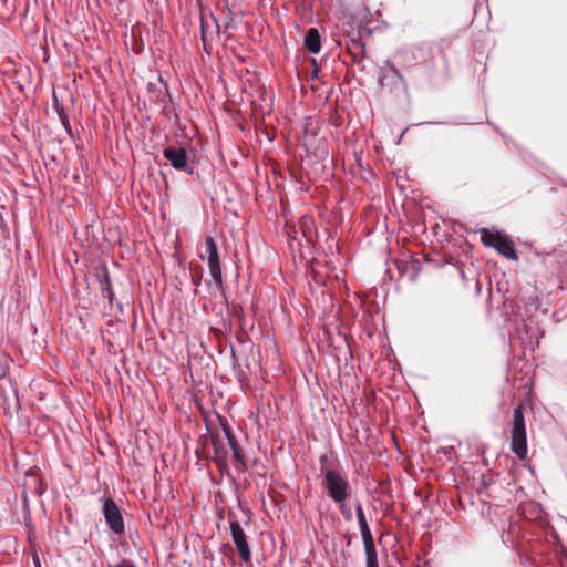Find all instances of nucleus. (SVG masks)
I'll list each match as a JSON object with an SVG mask.
<instances>
[{"label":"nucleus","instance_id":"nucleus-16","mask_svg":"<svg viewBox=\"0 0 567 567\" xmlns=\"http://www.w3.org/2000/svg\"><path fill=\"white\" fill-rule=\"evenodd\" d=\"M58 116L68 135L72 136V126L69 116L63 109H58Z\"/></svg>","mask_w":567,"mask_h":567},{"label":"nucleus","instance_id":"nucleus-6","mask_svg":"<svg viewBox=\"0 0 567 567\" xmlns=\"http://www.w3.org/2000/svg\"><path fill=\"white\" fill-rule=\"evenodd\" d=\"M163 156L174 169L187 175L194 174V166L189 164L187 151L184 147L167 146L163 150Z\"/></svg>","mask_w":567,"mask_h":567},{"label":"nucleus","instance_id":"nucleus-1","mask_svg":"<svg viewBox=\"0 0 567 567\" xmlns=\"http://www.w3.org/2000/svg\"><path fill=\"white\" fill-rule=\"evenodd\" d=\"M322 486L334 503L346 502L351 495V485L342 468H322Z\"/></svg>","mask_w":567,"mask_h":567},{"label":"nucleus","instance_id":"nucleus-19","mask_svg":"<svg viewBox=\"0 0 567 567\" xmlns=\"http://www.w3.org/2000/svg\"><path fill=\"white\" fill-rule=\"evenodd\" d=\"M115 567H136V566L133 561L124 559L120 564H117Z\"/></svg>","mask_w":567,"mask_h":567},{"label":"nucleus","instance_id":"nucleus-10","mask_svg":"<svg viewBox=\"0 0 567 567\" xmlns=\"http://www.w3.org/2000/svg\"><path fill=\"white\" fill-rule=\"evenodd\" d=\"M212 445L214 450V462L218 468L224 470L228 464V447L218 434H212Z\"/></svg>","mask_w":567,"mask_h":567},{"label":"nucleus","instance_id":"nucleus-14","mask_svg":"<svg viewBox=\"0 0 567 567\" xmlns=\"http://www.w3.org/2000/svg\"><path fill=\"white\" fill-rule=\"evenodd\" d=\"M355 514H357L361 536L371 535L372 534L371 529L367 522L363 507L360 503L355 504Z\"/></svg>","mask_w":567,"mask_h":567},{"label":"nucleus","instance_id":"nucleus-17","mask_svg":"<svg viewBox=\"0 0 567 567\" xmlns=\"http://www.w3.org/2000/svg\"><path fill=\"white\" fill-rule=\"evenodd\" d=\"M337 504L339 505V511H340L341 515L343 516V518L347 522L352 520L351 508L346 504V502H341V503H337Z\"/></svg>","mask_w":567,"mask_h":567},{"label":"nucleus","instance_id":"nucleus-23","mask_svg":"<svg viewBox=\"0 0 567 567\" xmlns=\"http://www.w3.org/2000/svg\"><path fill=\"white\" fill-rule=\"evenodd\" d=\"M193 284H194L195 286H197V285H198V279L193 278Z\"/></svg>","mask_w":567,"mask_h":567},{"label":"nucleus","instance_id":"nucleus-22","mask_svg":"<svg viewBox=\"0 0 567 567\" xmlns=\"http://www.w3.org/2000/svg\"><path fill=\"white\" fill-rule=\"evenodd\" d=\"M202 40L205 42V35H204V23L202 22Z\"/></svg>","mask_w":567,"mask_h":567},{"label":"nucleus","instance_id":"nucleus-7","mask_svg":"<svg viewBox=\"0 0 567 567\" xmlns=\"http://www.w3.org/2000/svg\"><path fill=\"white\" fill-rule=\"evenodd\" d=\"M229 528L233 542L236 546V549L239 554L240 559L243 563L248 564L251 561V551L249 544L247 542L246 533L244 532L240 523L238 520H230L229 522Z\"/></svg>","mask_w":567,"mask_h":567},{"label":"nucleus","instance_id":"nucleus-5","mask_svg":"<svg viewBox=\"0 0 567 567\" xmlns=\"http://www.w3.org/2000/svg\"><path fill=\"white\" fill-rule=\"evenodd\" d=\"M102 514L105 519V524L112 533L117 536H122L125 533V524L120 511L113 498L109 497L103 499Z\"/></svg>","mask_w":567,"mask_h":567},{"label":"nucleus","instance_id":"nucleus-20","mask_svg":"<svg viewBox=\"0 0 567 567\" xmlns=\"http://www.w3.org/2000/svg\"><path fill=\"white\" fill-rule=\"evenodd\" d=\"M351 41H352L353 45L359 47L361 50L364 49V43L361 42L360 39L352 38Z\"/></svg>","mask_w":567,"mask_h":567},{"label":"nucleus","instance_id":"nucleus-18","mask_svg":"<svg viewBox=\"0 0 567 567\" xmlns=\"http://www.w3.org/2000/svg\"><path fill=\"white\" fill-rule=\"evenodd\" d=\"M319 462H320V468H319L320 473H321L322 468H339L338 466H332V465L328 464V455L327 454L321 455L319 457Z\"/></svg>","mask_w":567,"mask_h":567},{"label":"nucleus","instance_id":"nucleus-9","mask_svg":"<svg viewBox=\"0 0 567 567\" xmlns=\"http://www.w3.org/2000/svg\"><path fill=\"white\" fill-rule=\"evenodd\" d=\"M99 284L101 293L104 298L109 300L110 308L117 307L118 310L122 312L123 308L120 302L115 300V296L111 286V280L109 276V271L106 267H103L100 272L97 274Z\"/></svg>","mask_w":567,"mask_h":567},{"label":"nucleus","instance_id":"nucleus-3","mask_svg":"<svg viewBox=\"0 0 567 567\" xmlns=\"http://www.w3.org/2000/svg\"><path fill=\"white\" fill-rule=\"evenodd\" d=\"M204 248L207 254L205 255L200 254L199 258L204 261H207L209 272L212 276V279L214 281V286L216 289L221 290L223 289V270L218 254V247L216 241L213 237H207L204 243Z\"/></svg>","mask_w":567,"mask_h":567},{"label":"nucleus","instance_id":"nucleus-8","mask_svg":"<svg viewBox=\"0 0 567 567\" xmlns=\"http://www.w3.org/2000/svg\"><path fill=\"white\" fill-rule=\"evenodd\" d=\"M379 81L383 87H386L390 91L399 89L400 86H406L402 74L389 60L385 61L384 66L380 68Z\"/></svg>","mask_w":567,"mask_h":567},{"label":"nucleus","instance_id":"nucleus-12","mask_svg":"<svg viewBox=\"0 0 567 567\" xmlns=\"http://www.w3.org/2000/svg\"><path fill=\"white\" fill-rule=\"evenodd\" d=\"M361 537H362L364 553H365V567H379L378 553H377V548L374 545L372 534L361 536Z\"/></svg>","mask_w":567,"mask_h":567},{"label":"nucleus","instance_id":"nucleus-4","mask_svg":"<svg viewBox=\"0 0 567 567\" xmlns=\"http://www.w3.org/2000/svg\"><path fill=\"white\" fill-rule=\"evenodd\" d=\"M481 240L485 246L495 248L501 255L511 260H517L518 256L514 244L501 233L482 229Z\"/></svg>","mask_w":567,"mask_h":567},{"label":"nucleus","instance_id":"nucleus-15","mask_svg":"<svg viewBox=\"0 0 567 567\" xmlns=\"http://www.w3.org/2000/svg\"><path fill=\"white\" fill-rule=\"evenodd\" d=\"M395 58H399L401 60V62L408 66H411V65L417 63V58L415 56V53L408 49L399 50L395 53Z\"/></svg>","mask_w":567,"mask_h":567},{"label":"nucleus","instance_id":"nucleus-2","mask_svg":"<svg viewBox=\"0 0 567 567\" xmlns=\"http://www.w3.org/2000/svg\"><path fill=\"white\" fill-rule=\"evenodd\" d=\"M511 447L513 453L519 458L527 456V435L525 416L522 405H517L513 412V422L511 429Z\"/></svg>","mask_w":567,"mask_h":567},{"label":"nucleus","instance_id":"nucleus-13","mask_svg":"<svg viewBox=\"0 0 567 567\" xmlns=\"http://www.w3.org/2000/svg\"><path fill=\"white\" fill-rule=\"evenodd\" d=\"M303 42L310 53L317 54L320 52L321 40L317 29L310 28L305 35Z\"/></svg>","mask_w":567,"mask_h":567},{"label":"nucleus","instance_id":"nucleus-11","mask_svg":"<svg viewBox=\"0 0 567 567\" xmlns=\"http://www.w3.org/2000/svg\"><path fill=\"white\" fill-rule=\"evenodd\" d=\"M221 427H223V432L225 434V437H226V440L228 442V445L231 449L233 458H234L236 465L239 468H244L245 467L244 455H243V453L240 451V447L238 445V442H237L235 435L233 434V431H231L230 426L227 424V422H221Z\"/></svg>","mask_w":567,"mask_h":567},{"label":"nucleus","instance_id":"nucleus-21","mask_svg":"<svg viewBox=\"0 0 567 567\" xmlns=\"http://www.w3.org/2000/svg\"><path fill=\"white\" fill-rule=\"evenodd\" d=\"M33 563H34L35 567H41V564H40V560L38 557H33Z\"/></svg>","mask_w":567,"mask_h":567}]
</instances>
